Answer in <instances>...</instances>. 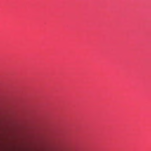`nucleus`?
<instances>
[{
	"label": "nucleus",
	"mask_w": 151,
	"mask_h": 151,
	"mask_svg": "<svg viewBox=\"0 0 151 151\" xmlns=\"http://www.w3.org/2000/svg\"><path fill=\"white\" fill-rule=\"evenodd\" d=\"M7 119L8 120V121L13 122H20L25 121L24 120V119L19 116H16Z\"/></svg>",
	"instance_id": "f257e3e1"
}]
</instances>
